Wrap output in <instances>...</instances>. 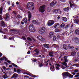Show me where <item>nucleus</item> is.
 <instances>
[{"instance_id":"nucleus-1","label":"nucleus","mask_w":79,"mask_h":79,"mask_svg":"<svg viewBox=\"0 0 79 79\" xmlns=\"http://www.w3.org/2000/svg\"><path fill=\"white\" fill-rule=\"evenodd\" d=\"M27 7L28 8H29L31 10H34L35 7L34 4L32 2H29L27 3Z\"/></svg>"},{"instance_id":"nucleus-2","label":"nucleus","mask_w":79,"mask_h":79,"mask_svg":"<svg viewBox=\"0 0 79 79\" xmlns=\"http://www.w3.org/2000/svg\"><path fill=\"white\" fill-rule=\"evenodd\" d=\"M29 31L31 32H35V27L33 24H30L28 27Z\"/></svg>"},{"instance_id":"nucleus-3","label":"nucleus","mask_w":79,"mask_h":79,"mask_svg":"<svg viewBox=\"0 0 79 79\" xmlns=\"http://www.w3.org/2000/svg\"><path fill=\"white\" fill-rule=\"evenodd\" d=\"M70 6L71 8H73V10H75L77 8V5H76L75 3L73 1H70L69 2Z\"/></svg>"},{"instance_id":"nucleus-4","label":"nucleus","mask_w":79,"mask_h":79,"mask_svg":"<svg viewBox=\"0 0 79 79\" xmlns=\"http://www.w3.org/2000/svg\"><path fill=\"white\" fill-rule=\"evenodd\" d=\"M45 30H46V28L44 27H42L39 31V32L40 34H43L45 32Z\"/></svg>"},{"instance_id":"nucleus-5","label":"nucleus","mask_w":79,"mask_h":79,"mask_svg":"<svg viewBox=\"0 0 79 79\" xmlns=\"http://www.w3.org/2000/svg\"><path fill=\"white\" fill-rule=\"evenodd\" d=\"M45 6L44 5L43 6H40L39 8V11L40 12H41L42 13H44L45 11Z\"/></svg>"},{"instance_id":"nucleus-6","label":"nucleus","mask_w":79,"mask_h":79,"mask_svg":"<svg viewBox=\"0 0 79 79\" xmlns=\"http://www.w3.org/2000/svg\"><path fill=\"white\" fill-rule=\"evenodd\" d=\"M69 73L68 72H65L62 74L63 76V79H66L67 77L69 76Z\"/></svg>"},{"instance_id":"nucleus-7","label":"nucleus","mask_w":79,"mask_h":79,"mask_svg":"<svg viewBox=\"0 0 79 79\" xmlns=\"http://www.w3.org/2000/svg\"><path fill=\"white\" fill-rule=\"evenodd\" d=\"M24 74H27V75H28V76H31V77H38V76H36V75H34L32 74V73H24Z\"/></svg>"},{"instance_id":"nucleus-8","label":"nucleus","mask_w":79,"mask_h":79,"mask_svg":"<svg viewBox=\"0 0 79 79\" xmlns=\"http://www.w3.org/2000/svg\"><path fill=\"white\" fill-rule=\"evenodd\" d=\"M33 52H34L35 55H38L40 52V50L38 48H36L33 51Z\"/></svg>"},{"instance_id":"nucleus-9","label":"nucleus","mask_w":79,"mask_h":79,"mask_svg":"<svg viewBox=\"0 0 79 79\" xmlns=\"http://www.w3.org/2000/svg\"><path fill=\"white\" fill-rule=\"evenodd\" d=\"M48 26H51L52 25H53L54 24V21L53 20H49L48 22Z\"/></svg>"},{"instance_id":"nucleus-10","label":"nucleus","mask_w":79,"mask_h":79,"mask_svg":"<svg viewBox=\"0 0 79 79\" xmlns=\"http://www.w3.org/2000/svg\"><path fill=\"white\" fill-rule=\"evenodd\" d=\"M56 3H57V2L55 0H54L52 1V2L50 3V5L51 7H53L54 5H55V4H56Z\"/></svg>"},{"instance_id":"nucleus-11","label":"nucleus","mask_w":79,"mask_h":79,"mask_svg":"<svg viewBox=\"0 0 79 79\" xmlns=\"http://www.w3.org/2000/svg\"><path fill=\"white\" fill-rule=\"evenodd\" d=\"M28 21H30L31 20V18H32V13L30 11L28 12Z\"/></svg>"},{"instance_id":"nucleus-12","label":"nucleus","mask_w":79,"mask_h":79,"mask_svg":"<svg viewBox=\"0 0 79 79\" xmlns=\"http://www.w3.org/2000/svg\"><path fill=\"white\" fill-rule=\"evenodd\" d=\"M73 60L74 62H77L79 61V59L78 56L74 57L73 59Z\"/></svg>"},{"instance_id":"nucleus-13","label":"nucleus","mask_w":79,"mask_h":79,"mask_svg":"<svg viewBox=\"0 0 79 79\" xmlns=\"http://www.w3.org/2000/svg\"><path fill=\"white\" fill-rule=\"evenodd\" d=\"M32 23L33 24H36V25H38V24H39V21H38V20H33L32 21Z\"/></svg>"},{"instance_id":"nucleus-14","label":"nucleus","mask_w":79,"mask_h":79,"mask_svg":"<svg viewBox=\"0 0 79 79\" xmlns=\"http://www.w3.org/2000/svg\"><path fill=\"white\" fill-rule=\"evenodd\" d=\"M16 77H18V74L15 73L13 74L11 78V79H13V78H16Z\"/></svg>"},{"instance_id":"nucleus-15","label":"nucleus","mask_w":79,"mask_h":79,"mask_svg":"<svg viewBox=\"0 0 79 79\" xmlns=\"http://www.w3.org/2000/svg\"><path fill=\"white\" fill-rule=\"evenodd\" d=\"M1 26L2 27H6V25H5V23L4 21H2L1 22Z\"/></svg>"},{"instance_id":"nucleus-16","label":"nucleus","mask_w":79,"mask_h":79,"mask_svg":"<svg viewBox=\"0 0 79 79\" xmlns=\"http://www.w3.org/2000/svg\"><path fill=\"white\" fill-rule=\"evenodd\" d=\"M65 26V24L64 23H62L60 25L59 27H58V29H63L64 27Z\"/></svg>"},{"instance_id":"nucleus-17","label":"nucleus","mask_w":79,"mask_h":79,"mask_svg":"<svg viewBox=\"0 0 79 79\" xmlns=\"http://www.w3.org/2000/svg\"><path fill=\"white\" fill-rule=\"evenodd\" d=\"M74 40L75 43H79V39L77 37H75L74 39Z\"/></svg>"},{"instance_id":"nucleus-18","label":"nucleus","mask_w":79,"mask_h":79,"mask_svg":"<svg viewBox=\"0 0 79 79\" xmlns=\"http://www.w3.org/2000/svg\"><path fill=\"white\" fill-rule=\"evenodd\" d=\"M10 17V14L8 13H7L6 14L4 18L5 19H7Z\"/></svg>"},{"instance_id":"nucleus-19","label":"nucleus","mask_w":79,"mask_h":79,"mask_svg":"<svg viewBox=\"0 0 79 79\" xmlns=\"http://www.w3.org/2000/svg\"><path fill=\"white\" fill-rule=\"evenodd\" d=\"M43 46L45 47V48H48V49L50 48L49 47V44H44Z\"/></svg>"},{"instance_id":"nucleus-20","label":"nucleus","mask_w":79,"mask_h":79,"mask_svg":"<svg viewBox=\"0 0 79 79\" xmlns=\"http://www.w3.org/2000/svg\"><path fill=\"white\" fill-rule=\"evenodd\" d=\"M54 35V33L52 32H50L49 33V36L50 38H52L53 37V35Z\"/></svg>"},{"instance_id":"nucleus-21","label":"nucleus","mask_w":79,"mask_h":79,"mask_svg":"<svg viewBox=\"0 0 79 79\" xmlns=\"http://www.w3.org/2000/svg\"><path fill=\"white\" fill-rule=\"evenodd\" d=\"M37 38L40 40H44V38L42 37V36H40V35L38 36Z\"/></svg>"},{"instance_id":"nucleus-22","label":"nucleus","mask_w":79,"mask_h":79,"mask_svg":"<svg viewBox=\"0 0 79 79\" xmlns=\"http://www.w3.org/2000/svg\"><path fill=\"white\" fill-rule=\"evenodd\" d=\"M60 24L59 23H56L54 26V28H56V27H60Z\"/></svg>"},{"instance_id":"nucleus-23","label":"nucleus","mask_w":79,"mask_h":79,"mask_svg":"<svg viewBox=\"0 0 79 79\" xmlns=\"http://www.w3.org/2000/svg\"><path fill=\"white\" fill-rule=\"evenodd\" d=\"M49 55L50 57H53L54 56H53V52H49Z\"/></svg>"},{"instance_id":"nucleus-24","label":"nucleus","mask_w":79,"mask_h":79,"mask_svg":"<svg viewBox=\"0 0 79 79\" xmlns=\"http://www.w3.org/2000/svg\"><path fill=\"white\" fill-rule=\"evenodd\" d=\"M63 47L64 50H68V45L66 44H64L63 45Z\"/></svg>"},{"instance_id":"nucleus-25","label":"nucleus","mask_w":79,"mask_h":79,"mask_svg":"<svg viewBox=\"0 0 79 79\" xmlns=\"http://www.w3.org/2000/svg\"><path fill=\"white\" fill-rule=\"evenodd\" d=\"M62 20L63 21H64V22H67V21H68V19H67V18L65 17H62Z\"/></svg>"},{"instance_id":"nucleus-26","label":"nucleus","mask_w":79,"mask_h":79,"mask_svg":"<svg viewBox=\"0 0 79 79\" xmlns=\"http://www.w3.org/2000/svg\"><path fill=\"white\" fill-rule=\"evenodd\" d=\"M50 69L52 71H55V66L52 65L50 67Z\"/></svg>"},{"instance_id":"nucleus-27","label":"nucleus","mask_w":79,"mask_h":79,"mask_svg":"<svg viewBox=\"0 0 79 79\" xmlns=\"http://www.w3.org/2000/svg\"><path fill=\"white\" fill-rule=\"evenodd\" d=\"M70 27V24H67V25H65L64 26V29H68L69 27Z\"/></svg>"},{"instance_id":"nucleus-28","label":"nucleus","mask_w":79,"mask_h":79,"mask_svg":"<svg viewBox=\"0 0 79 79\" xmlns=\"http://www.w3.org/2000/svg\"><path fill=\"white\" fill-rule=\"evenodd\" d=\"M71 54L72 56H74L76 55V52L75 51H73L71 52Z\"/></svg>"},{"instance_id":"nucleus-29","label":"nucleus","mask_w":79,"mask_h":79,"mask_svg":"<svg viewBox=\"0 0 79 79\" xmlns=\"http://www.w3.org/2000/svg\"><path fill=\"white\" fill-rule=\"evenodd\" d=\"M75 34H77V35H79V30L78 29H77L75 30Z\"/></svg>"},{"instance_id":"nucleus-30","label":"nucleus","mask_w":79,"mask_h":79,"mask_svg":"<svg viewBox=\"0 0 79 79\" xmlns=\"http://www.w3.org/2000/svg\"><path fill=\"white\" fill-rule=\"evenodd\" d=\"M69 6L64 8V11L66 12L67 11H68L69 10Z\"/></svg>"},{"instance_id":"nucleus-31","label":"nucleus","mask_w":79,"mask_h":79,"mask_svg":"<svg viewBox=\"0 0 79 79\" xmlns=\"http://www.w3.org/2000/svg\"><path fill=\"white\" fill-rule=\"evenodd\" d=\"M47 10V11H48V12H50L51 11H52V8L50 7H48Z\"/></svg>"},{"instance_id":"nucleus-32","label":"nucleus","mask_w":79,"mask_h":79,"mask_svg":"<svg viewBox=\"0 0 79 79\" xmlns=\"http://www.w3.org/2000/svg\"><path fill=\"white\" fill-rule=\"evenodd\" d=\"M23 21L25 24H27V18H24L23 19Z\"/></svg>"},{"instance_id":"nucleus-33","label":"nucleus","mask_w":79,"mask_h":79,"mask_svg":"<svg viewBox=\"0 0 79 79\" xmlns=\"http://www.w3.org/2000/svg\"><path fill=\"white\" fill-rule=\"evenodd\" d=\"M74 21L76 23H77V24H78L79 21V20L77 19H76L74 20Z\"/></svg>"},{"instance_id":"nucleus-34","label":"nucleus","mask_w":79,"mask_h":79,"mask_svg":"<svg viewBox=\"0 0 79 79\" xmlns=\"http://www.w3.org/2000/svg\"><path fill=\"white\" fill-rule=\"evenodd\" d=\"M3 31L5 32H7L8 31V29L7 28H5L3 29Z\"/></svg>"},{"instance_id":"nucleus-35","label":"nucleus","mask_w":79,"mask_h":79,"mask_svg":"<svg viewBox=\"0 0 79 79\" xmlns=\"http://www.w3.org/2000/svg\"><path fill=\"white\" fill-rule=\"evenodd\" d=\"M55 32H60V31L58 29V28H56L55 30Z\"/></svg>"},{"instance_id":"nucleus-36","label":"nucleus","mask_w":79,"mask_h":79,"mask_svg":"<svg viewBox=\"0 0 79 79\" xmlns=\"http://www.w3.org/2000/svg\"><path fill=\"white\" fill-rule=\"evenodd\" d=\"M60 11V10H54L53 11V12H55L56 13H58V11Z\"/></svg>"},{"instance_id":"nucleus-37","label":"nucleus","mask_w":79,"mask_h":79,"mask_svg":"<svg viewBox=\"0 0 79 79\" xmlns=\"http://www.w3.org/2000/svg\"><path fill=\"white\" fill-rule=\"evenodd\" d=\"M76 75L74 76V77H77L79 76V72L76 73Z\"/></svg>"},{"instance_id":"nucleus-38","label":"nucleus","mask_w":79,"mask_h":79,"mask_svg":"<svg viewBox=\"0 0 79 79\" xmlns=\"http://www.w3.org/2000/svg\"><path fill=\"white\" fill-rule=\"evenodd\" d=\"M12 13L15 16H16V15H17V13H16V11H13Z\"/></svg>"},{"instance_id":"nucleus-39","label":"nucleus","mask_w":79,"mask_h":79,"mask_svg":"<svg viewBox=\"0 0 79 79\" xmlns=\"http://www.w3.org/2000/svg\"><path fill=\"white\" fill-rule=\"evenodd\" d=\"M27 40H28V41H30V42H32V39H31V38H30L29 37H28L27 38Z\"/></svg>"},{"instance_id":"nucleus-40","label":"nucleus","mask_w":79,"mask_h":79,"mask_svg":"<svg viewBox=\"0 0 79 79\" xmlns=\"http://www.w3.org/2000/svg\"><path fill=\"white\" fill-rule=\"evenodd\" d=\"M19 9H20V10H21L22 11H23V7H22L21 6H19Z\"/></svg>"},{"instance_id":"nucleus-41","label":"nucleus","mask_w":79,"mask_h":79,"mask_svg":"<svg viewBox=\"0 0 79 79\" xmlns=\"http://www.w3.org/2000/svg\"><path fill=\"white\" fill-rule=\"evenodd\" d=\"M68 77H69L70 78H73V75L71 74H69V75Z\"/></svg>"},{"instance_id":"nucleus-42","label":"nucleus","mask_w":79,"mask_h":79,"mask_svg":"<svg viewBox=\"0 0 79 79\" xmlns=\"http://www.w3.org/2000/svg\"><path fill=\"white\" fill-rule=\"evenodd\" d=\"M61 64H62L64 65V66H66V65H67V64L65 62L61 63Z\"/></svg>"},{"instance_id":"nucleus-43","label":"nucleus","mask_w":79,"mask_h":79,"mask_svg":"<svg viewBox=\"0 0 79 79\" xmlns=\"http://www.w3.org/2000/svg\"><path fill=\"white\" fill-rule=\"evenodd\" d=\"M67 47H68V49H71V44H69L68 45H67Z\"/></svg>"},{"instance_id":"nucleus-44","label":"nucleus","mask_w":79,"mask_h":79,"mask_svg":"<svg viewBox=\"0 0 79 79\" xmlns=\"http://www.w3.org/2000/svg\"><path fill=\"white\" fill-rule=\"evenodd\" d=\"M12 65L14 66H15V68H18V65L15 64H14V63H13L12 64Z\"/></svg>"},{"instance_id":"nucleus-45","label":"nucleus","mask_w":79,"mask_h":79,"mask_svg":"<svg viewBox=\"0 0 79 79\" xmlns=\"http://www.w3.org/2000/svg\"><path fill=\"white\" fill-rule=\"evenodd\" d=\"M2 28H0V32L2 34H4V31H2Z\"/></svg>"},{"instance_id":"nucleus-46","label":"nucleus","mask_w":79,"mask_h":79,"mask_svg":"<svg viewBox=\"0 0 79 79\" xmlns=\"http://www.w3.org/2000/svg\"><path fill=\"white\" fill-rule=\"evenodd\" d=\"M21 71L19 69H18L17 70V73H19H19H20V72Z\"/></svg>"},{"instance_id":"nucleus-47","label":"nucleus","mask_w":79,"mask_h":79,"mask_svg":"<svg viewBox=\"0 0 79 79\" xmlns=\"http://www.w3.org/2000/svg\"><path fill=\"white\" fill-rule=\"evenodd\" d=\"M60 68L58 67H56V71H58V70H60Z\"/></svg>"},{"instance_id":"nucleus-48","label":"nucleus","mask_w":79,"mask_h":79,"mask_svg":"<svg viewBox=\"0 0 79 79\" xmlns=\"http://www.w3.org/2000/svg\"><path fill=\"white\" fill-rule=\"evenodd\" d=\"M56 40V36H54L53 37V40Z\"/></svg>"},{"instance_id":"nucleus-49","label":"nucleus","mask_w":79,"mask_h":79,"mask_svg":"<svg viewBox=\"0 0 79 79\" xmlns=\"http://www.w3.org/2000/svg\"><path fill=\"white\" fill-rule=\"evenodd\" d=\"M60 55H62V56H63L64 55H65V53H64V52H61Z\"/></svg>"},{"instance_id":"nucleus-50","label":"nucleus","mask_w":79,"mask_h":79,"mask_svg":"<svg viewBox=\"0 0 79 79\" xmlns=\"http://www.w3.org/2000/svg\"><path fill=\"white\" fill-rule=\"evenodd\" d=\"M11 32H15L16 31V30L15 29H11L10 30Z\"/></svg>"},{"instance_id":"nucleus-51","label":"nucleus","mask_w":79,"mask_h":79,"mask_svg":"<svg viewBox=\"0 0 79 79\" xmlns=\"http://www.w3.org/2000/svg\"><path fill=\"white\" fill-rule=\"evenodd\" d=\"M63 56V55H60V56L59 57V58H63L64 57Z\"/></svg>"},{"instance_id":"nucleus-52","label":"nucleus","mask_w":79,"mask_h":79,"mask_svg":"<svg viewBox=\"0 0 79 79\" xmlns=\"http://www.w3.org/2000/svg\"><path fill=\"white\" fill-rule=\"evenodd\" d=\"M17 18H22V16H20L19 15H17Z\"/></svg>"},{"instance_id":"nucleus-53","label":"nucleus","mask_w":79,"mask_h":79,"mask_svg":"<svg viewBox=\"0 0 79 79\" xmlns=\"http://www.w3.org/2000/svg\"><path fill=\"white\" fill-rule=\"evenodd\" d=\"M22 39H23L24 40H26V38L25 36H22Z\"/></svg>"},{"instance_id":"nucleus-54","label":"nucleus","mask_w":79,"mask_h":79,"mask_svg":"<svg viewBox=\"0 0 79 79\" xmlns=\"http://www.w3.org/2000/svg\"><path fill=\"white\" fill-rule=\"evenodd\" d=\"M39 67H41V66H43L44 65H43V64L41 63V64H39Z\"/></svg>"},{"instance_id":"nucleus-55","label":"nucleus","mask_w":79,"mask_h":79,"mask_svg":"<svg viewBox=\"0 0 79 79\" xmlns=\"http://www.w3.org/2000/svg\"><path fill=\"white\" fill-rule=\"evenodd\" d=\"M32 61H33V62H36V61H37V59H34Z\"/></svg>"},{"instance_id":"nucleus-56","label":"nucleus","mask_w":79,"mask_h":79,"mask_svg":"<svg viewBox=\"0 0 79 79\" xmlns=\"http://www.w3.org/2000/svg\"><path fill=\"white\" fill-rule=\"evenodd\" d=\"M6 76L5 75H4L3 76V78L4 79H6L7 78V77H6Z\"/></svg>"},{"instance_id":"nucleus-57","label":"nucleus","mask_w":79,"mask_h":79,"mask_svg":"<svg viewBox=\"0 0 79 79\" xmlns=\"http://www.w3.org/2000/svg\"><path fill=\"white\" fill-rule=\"evenodd\" d=\"M60 36H59V35H58L57 36L56 39H60Z\"/></svg>"},{"instance_id":"nucleus-58","label":"nucleus","mask_w":79,"mask_h":79,"mask_svg":"<svg viewBox=\"0 0 79 79\" xmlns=\"http://www.w3.org/2000/svg\"><path fill=\"white\" fill-rule=\"evenodd\" d=\"M64 60H65V63H67L68 61V60L67 59H64Z\"/></svg>"},{"instance_id":"nucleus-59","label":"nucleus","mask_w":79,"mask_h":79,"mask_svg":"<svg viewBox=\"0 0 79 79\" xmlns=\"http://www.w3.org/2000/svg\"><path fill=\"white\" fill-rule=\"evenodd\" d=\"M3 18H2V15H0V20H2Z\"/></svg>"},{"instance_id":"nucleus-60","label":"nucleus","mask_w":79,"mask_h":79,"mask_svg":"<svg viewBox=\"0 0 79 79\" xmlns=\"http://www.w3.org/2000/svg\"><path fill=\"white\" fill-rule=\"evenodd\" d=\"M63 58L64 59H67V58H68V56H65Z\"/></svg>"},{"instance_id":"nucleus-61","label":"nucleus","mask_w":79,"mask_h":79,"mask_svg":"<svg viewBox=\"0 0 79 79\" xmlns=\"http://www.w3.org/2000/svg\"><path fill=\"white\" fill-rule=\"evenodd\" d=\"M52 47H53L54 48H56V44H53V45H52Z\"/></svg>"},{"instance_id":"nucleus-62","label":"nucleus","mask_w":79,"mask_h":79,"mask_svg":"<svg viewBox=\"0 0 79 79\" xmlns=\"http://www.w3.org/2000/svg\"><path fill=\"white\" fill-rule=\"evenodd\" d=\"M75 66H76V67H79V64H75Z\"/></svg>"},{"instance_id":"nucleus-63","label":"nucleus","mask_w":79,"mask_h":79,"mask_svg":"<svg viewBox=\"0 0 79 79\" xmlns=\"http://www.w3.org/2000/svg\"><path fill=\"white\" fill-rule=\"evenodd\" d=\"M14 72H15H15H17L16 69V68H14Z\"/></svg>"},{"instance_id":"nucleus-64","label":"nucleus","mask_w":79,"mask_h":79,"mask_svg":"<svg viewBox=\"0 0 79 79\" xmlns=\"http://www.w3.org/2000/svg\"><path fill=\"white\" fill-rule=\"evenodd\" d=\"M2 68H3V69H4V70H5L6 69V67H5L4 66H3Z\"/></svg>"}]
</instances>
